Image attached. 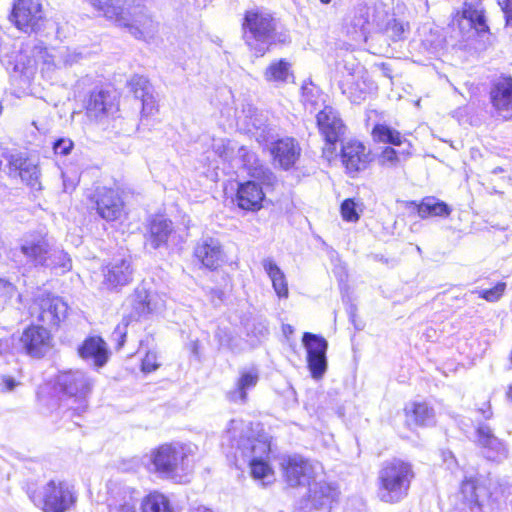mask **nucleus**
Segmentation results:
<instances>
[{
  "instance_id": "nucleus-1",
  "label": "nucleus",
  "mask_w": 512,
  "mask_h": 512,
  "mask_svg": "<svg viewBox=\"0 0 512 512\" xmlns=\"http://www.w3.org/2000/svg\"><path fill=\"white\" fill-rule=\"evenodd\" d=\"M223 439L231 447H236L240 456L248 461L250 473L254 479L261 480L264 485L273 481L274 472L267 462L270 443L266 435L258 434L256 436L250 423L243 420H231Z\"/></svg>"
},
{
  "instance_id": "nucleus-2",
  "label": "nucleus",
  "mask_w": 512,
  "mask_h": 512,
  "mask_svg": "<svg viewBox=\"0 0 512 512\" xmlns=\"http://www.w3.org/2000/svg\"><path fill=\"white\" fill-rule=\"evenodd\" d=\"M414 477L411 463L397 458L385 461L377 475L378 498L384 503H399L407 497Z\"/></svg>"
},
{
  "instance_id": "nucleus-3",
  "label": "nucleus",
  "mask_w": 512,
  "mask_h": 512,
  "mask_svg": "<svg viewBox=\"0 0 512 512\" xmlns=\"http://www.w3.org/2000/svg\"><path fill=\"white\" fill-rule=\"evenodd\" d=\"M243 39L257 57L263 56L276 42H284L285 38L276 32L275 19L260 10L247 11L243 22Z\"/></svg>"
},
{
  "instance_id": "nucleus-4",
  "label": "nucleus",
  "mask_w": 512,
  "mask_h": 512,
  "mask_svg": "<svg viewBox=\"0 0 512 512\" xmlns=\"http://www.w3.org/2000/svg\"><path fill=\"white\" fill-rule=\"evenodd\" d=\"M195 449L196 447L191 444H163L152 450L150 455L145 457L147 459L146 464L153 467H149L150 470L170 478L179 471L188 469Z\"/></svg>"
},
{
  "instance_id": "nucleus-5",
  "label": "nucleus",
  "mask_w": 512,
  "mask_h": 512,
  "mask_svg": "<svg viewBox=\"0 0 512 512\" xmlns=\"http://www.w3.org/2000/svg\"><path fill=\"white\" fill-rule=\"evenodd\" d=\"M44 512H67L77 502L74 486L63 480H50L31 496Z\"/></svg>"
},
{
  "instance_id": "nucleus-6",
  "label": "nucleus",
  "mask_w": 512,
  "mask_h": 512,
  "mask_svg": "<svg viewBox=\"0 0 512 512\" xmlns=\"http://www.w3.org/2000/svg\"><path fill=\"white\" fill-rule=\"evenodd\" d=\"M131 305L132 313L129 316H124L112 333L113 339L118 342V348L124 345L130 321L161 311L165 307V301L157 293L150 292L144 286H139L132 295Z\"/></svg>"
},
{
  "instance_id": "nucleus-7",
  "label": "nucleus",
  "mask_w": 512,
  "mask_h": 512,
  "mask_svg": "<svg viewBox=\"0 0 512 512\" xmlns=\"http://www.w3.org/2000/svg\"><path fill=\"white\" fill-rule=\"evenodd\" d=\"M56 383L59 391L77 404L71 407L76 414L80 415L87 409L94 380L86 372L78 369L60 372Z\"/></svg>"
},
{
  "instance_id": "nucleus-8",
  "label": "nucleus",
  "mask_w": 512,
  "mask_h": 512,
  "mask_svg": "<svg viewBox=\"0 0 512 512\" xmlns=\"http://www.w3.org/2000/svg\"><path fill=\"white\" fill-rule=\"evenodd\" d=\"M316 121L319 133L324 139L323 156L330 161L337 155V143L342 141L346 126L338 111L331 106H325L320 110L316 115Z\"/></svg>"
},
{
  "instance_id": "nucleus-9",
  "label": "nucleus",
  "mask_w": 512,
  "mask_h": 512,
  "mask_svg": "<svg viewBox=\"0 0 512 512\" xmlns=\"http://www.w3.org/2000/svg\"><path fill=\"white\" fill-rule=\"evenodd\" d=\"M8 18L24 33L37 32L45 20L44 0H14Z\"/></svg>"
},
{
  "instance_id": "nucleus-10",
  "label": "nucleus",
  "mask_w": 512,
  "mask_h": 512,
  "mask_svg": "<svg viewBox=\"0 0 512 512\" xmlns=\"http://www.w3.org/2000/svg\"><path fill=\"white\" fill-rule=\"evenodd\" d=\"M282 466L284 479L290 487H306L313 479L323 475V467L319 462L300 455L289 456Z\"/></svg>"
},
{
  "instance_id": "nucleus-11",
  "label": "nucleus",
  "mask_w": 512,
  "mask_h": 512,
  "mask_svg": "<svg viewBox=\"0 0 512 512\" xmlns=\"http://www.w3.org/2000/svg\"><path fill=\"white\" fill-rule=\"evenodd\" d=\"M66 303L59 297L51 294L38 295L30 307L31 316L38 322L47 326H58L65 318Z\"/></svg>"
},
{
  "instance_id": "nucleus-12",
  "label": "nucleus",
  "mask_w": 512,
  "mask_h": 512,
  "mask_svg": "<svg viewBox=\"0 0 512 512\" xmlns=\"http://www.w3.org/2000/svg\"><path fill=\"white\" fill-rule=\"evenodd\" d=\"M98 215L106 221H116L124 212V202L117 190L105 186L97 187L89 196Z\"/></svg>"
},
{
  "instance_id": "nucleus-13",
  "label": "nucleus",
  "mask_w": 512,
  "mask_h": 512,
  "mask_svg": "<svg viewBox=\"0 0 512 512\" xmlns=\"http://www.w3.org/2000/svg\"><path fill=\"white\" fill-rule=\"evenodd\" d=\"M307 351V364L314 379H320L327 370L326 352L328 342L322 336L305 332L302 337Z\"/></svg>"
},
{
  "instance_id": "nucleus-14",
  "label": "nucleus",
  "mask_w": 512,
  "mask_h": 512,
  "mask_svg": "<svg viewBox=\"0 0 512 512\" xmlns=\"http://www.w3.org/2000/svg\"><path fill=\"white\" fill-rule=\"evenodd\" d=\"M107 499L108 512H138L140 492L123 483L110 482Z\"/></svg>"
},
{
  "instance_id": "nucleus-15",
  "label": "nucleus",
  "mask_w": 512,
  "mask_h": 512,
  "mask_svg": "<svg viewBox=\"0 0 512 512\" xmlns=\"http://www.w3.org/2000/svg\"><path fill=\"white\" fill-rule=\"evenodd\" d=\"M103 281L107 289L112 290L127 285L132 280L133 267L130 255L114 257L103 267Z\"/></svg>"
},
{
  "instance_id": "nucleus-16",
  "label": "nucleus",
  "mask_w": 512,
  "mask_h": 512,
  "mask_svg": "<svg viewBox=\"0 0 512 512\" xmlns=\"http://www.w3.org/2000/svg\"><path fill=\"white\" fill-rule=\"evenodd\" d=\"M20 344L27 355L41 358L50 350L52 336L45 327L30 325L22 332Z\"/></svg>"
},
{
  "instance_id": "nucleus-17",
  "label": "nucleus",
  "mask_w": 512,
  "mask_h": 512,
  "mask_svg": "<svg viewBox=\"0 0 512 512\" xmlns=\"http://www.w3.org/2000/svg\"><path fill=\"white\" fill-rule=\"evenodd\" d=\"M127 24L121 27L128 28L129 32L137 39L149 41L157 32V23L140 7H129Z\"/></svg>"
},
{
  "instance_id": "nucleus-18",
  "label": "nucleus",
  "mask_w": 512,
  "mask_h": 512,
  "mask_svg": "<svg viewBox=\"0 0 512 512\" xmlns=\"http://www.w3.org/2000/svg\"><path fill=\"white\" fill-rule=\"evenodd\" d=\"M491 102L498 115L503 119L512 118V77L501 76L496 79L490 91Z\"/></svg>"
},
{
  "instance_id": "nucleus-19",
  "label": "nucleus",
  "mask_w": 512,
  "mask_h": 512,
  "mask_svg": "<svg viewBox=\"0 0 512 512\" xmlns=\"http://www.w3.org/2000/svg\"><path fill=\"white\" fill-rule=\"evenodd\" d=\"M307 487L308 499L316 509H330L338 500V487L333 483L326 482L322 476L313 479Z\"/></svg>"
},
{
  "instance_id": "nucleus-20",
  "label": "nucleus",
  "mask_w": 512,
  "mask_h": 512,
  "mask_svg": "<svg viewBox=\"0 0 512 512\" xmlns=\"http://www.w3.org/2000/svg\"><path fill=\"white\" fill-rule=\"evenodd\" d=\"M11 170L18 173L21 180L31 187L40 185V170L38 160L26 153L18 152L11 154L8 159Z\"/></svg>"
},
{
  "instance_id": "nucleus-21",
  "label": "nucleus",
  "mask_w": 512,
  "mask_h": 512,
  "mask_svg": "<svg viewBox=\"0 0 512 512\" xmlns=\"http://www.w3.org/2000/svg\"><path fill=\"white\" fill-rule=\"evenodd\" d=\"M341 159L349 173L359 172L368 165L369 151L360 141L350 140L342 146Z\"/></svg>"
},
{
  "instance_id": "nucleus-22",
  "label": "nucleus",
  "mask_w": 512,
  "mask_h": 512,
  "mask_svg": "<svg viewBox=\"0 0 512 512\" xmlns=\"http://www.w3.org/2000/svg\"><path fill=\"white\" fill-rule=\"evenodd\" d=\"M259 378L260 373L256 367L241 369L234 388L227 392V399L232 403L245 404L248 392L256 387Z\"/></svg>"
},
{
  "instance_id": "nucleus-23",
  "label": "nucleus",
  "mask_w": 512,
  "mask_h": 512,
  "mask_svg": "<svg viewBox=\"0 0 512 512\" xmlns=\"http://www.w3.org/2000/svg\"><path fill=\"white\" fill-rule=\"evenodd\" d=\"M455 20L462 31L474 29L479 33L488 29L484 10L479 1L476 3L465 2L462 11L457 13Z\"/></svg>"
},
{
  "instance_id": "nucleus-24",
  "label": "nucleus",
  "mask_w": 512,
  "mask_h": 512,
  "mask_svg": "<svg viewBox=\"0 0 512 512\" xmlns=\"http://www.w3.org/2000/svg\"><path fill=\"white\" fill-rule=\"evenodd\" d=\"M195 257L208 269H216L222 259L223 251L218 239L206 237L199 240L194 250Z\"/></svg>"
},
{
  "instance_id": "nucleus-25",
  "label": "nucleus",
  "mask_w": 512,
  "mask_h": 512,
  "mask_svg": "<svg viewBox=\"0 0 512 512\" xmlns=\"http://www.w3.org/2000/svg\"><path fill=\"white\" fill-rule=\"evenodd\" d=\"M342 94L352 103H361L367 94L374 88L372 82L367 81L362 75L347 74L339 83Z\"/></svg>"
},
{
  "instance_id": "nucleus-26",
  "label": "nucleus",
  "mask_w": 512,
  "mask_h": 512,
  "mask_svg": "<svg viewBox=\"0 0 512 512\" xmlns=\"http://www.w3.org/2000/svg\"><path fill=\"white\" fill-rule=\"evenodd\" d=\"M173 223L163 215L152 216L147 223V242L153 249L166 245L173 232Z\"/></svg>"
},
{
  "instance_id": "nucleus-27",
  "label": "nucleus",
  "mask_w": 512,
  "mask_h": 512,
  "mask_svg": "<svg viewBox=\"0 0 512 512\" xmlns=\"http://www.w3.org/2000/svg\"><path fill=\"white\" fill-rule=\"evenodd\" d=\"M264 192L260 184L247 181L238 186L236 202L239 208L247 211H258L262 207Z\"/></svg>"
},
{
  "instance_id": "nucleus-28",
  "label": "nucleus",
  "mask_w": 512,
  "mask_h": 512,
  "mask_svg": "<svg viewBox=\"0 0 512 512\" xmlns=\"http://www.w3.org/2000/svg\"><path fill=\"white\" fill-rule=\"evenodd\" d=\"M52 245L53 243L49 239L38 236L25 239L21 245V252L34 266L44 267Z\"/></svg>"
},
{
  "instance_id": "nucleus-29",
  "label": "nucleus",
  "mask_w": 512,
  "mask_h": 512,
  "mask_svg": "<svg viewBox=\"0 0 512 512\" xmlns=\"http://www.w3.org/2000/svg\"><path fill=\"white\" fill-rule=\"evenodd\" d=\"M91 6L100 15L114 22L116 25L127 24L129 7L126 0H89Z\"/></svg>"
},
{
  "instance_id": "nucleus-30",
  "label": "nucleus",
  "mask_w": 512,
  "mask_h": 512,
  "mask_svg": "<svg viewBox=\"0 0 512 512\" xmlns=\"http://www.w3.org/2000/svg\"><path fill=\"white\" fill-rule=\"evenodd\" d=\"M129 86L135 98L141 101L142 114L145 116L152 115L156 110V101L153 95V87L144 76L134 75Z\"/></svg>"
},
{
  "instance_id": "nucleus-31",
  "label": "nucleus",
  "mask_w": 512,
  "mask_h": 512,
  "mask_svg": "<svg viewBox=\"0 0 512 512\" xmlns=\"http://www.w3.org/2000/svg\"><path fill=\"white\" fill-rule=\"evenodd\" d=\"M79 356L85 361H91L94 366L102 367L108 360V350L105 341L98 336L87 338L78 348Z\"/></svg>"
},
{
  "instance_id": "nucleus-32",
  "label": "nucleus",
  "mask_w": 512,
  "mask_h": 512,
  "mask_svg": "<svg viewBox=\"0 0 512 512\" xmlns=\"http://www.w3.org/2000/svg\"><path fill=\"white\" fill-rule=\"evenodd\" d=\"M115 109V99L109 92L104 90L91 92L86 105L87 115L90 118L101 119L112 113Z\"/></svg>"
},
{
  "instance_id": "nucleus-33",
  "label": "nucleus",
  "mask_w": 512,
  "mask_h": 512,
  "mask_svg": "<svg viewBox=\"0 0 512 512\" xmlns=\"http://www.w3.org/2000/svg\"><path fill=\"white\" fill-rule=\"evenodd\" d=\"M300 147L293 138H284L275 142L272 148L274 160L277 161L283 169L291 168L300 156Z\"/></svg>"
},
{
  "instance_id": "nucleus-34",
  "label": "nucleus",
  "mask_w": 512,
  "mask_h": 512,
  "mask_svg": "<svg viewBox=\"0 0 512 512\" xmlns=\"http://www.w3.org/2000/svg\"><path fill=\"white\" fill-rule=\"evenodd\" d=\"M263 77L266 82L279 87L292 81L294 78L291 64L285 59L272 61L264 70Z\"/></svg>"
},
{
  "instance_id": "nucleus-35",
  "label": "nucleus",
  "mask_w": 512,
  "mask_h": 512,
  "mask_svg": "<svg viewBox=\"0 0 512 512\" xmlns=\"http://www.w3.org/2000/svg\"><path fill=\"white\" fill-rule=\"evenodd\" d=\"M262 266L264 271L269 276L273 289L278 297L280 298H287L289 291H288V284L285 277L284 272L278 267V265L275 263V261L270 258H264L262 260Z\"/></svg>"
},
{
  "instance_id": "nucleus-36",
  "label": "nucleus",
  "mask_w": 512,
  "mask_h": 512,
  "mask_svg": "<svg viewBox=\"0 0 512 512\" xmlns=\"http://www.w3.org/2000/svg\"><path fill=\"white\" fill-rule=\"evenodd\" d=\"M479 487L474 477H465L461 484V494L464 498L463 512H482V505L478 499Z\"/></svg>"
},
{
  "instance_id": "nucleus-37",
  "label": "nucleus",
  "mask_w": 512,
  "mask_h": 512,
  "mask_svg": "<svg viewBox=\"0 0 512 512\" xmlns=\"http://www.w3.org/2000/svg\"><path fill=\"white\" fill-rule=\"evenodd\" d=\"M478 443L483 448L493 452L496 456H506V447L504 443L497 438L491 428L486 424H480L477 428Z\"/></svg>"
},
{
  "instance_id": "nucleus-38",
  "label": "nucleus",
  "mask_w": 512,
  "mask_h": 512,
  "mask_svg": "<svg viewBox=\"0 0 512 512\" xmlns=\"http://www.w3.org/2000/svg\"><path fill=\"white\" fill-rule=\"evenodd\" d=\"M406 414L409 420H413L416 425L429 426L435 422V413L433 408L426 402H414L406 407Z\"/></svg>"
},
{
  "instance_id": "nucleus-39",
  "label": "nucleus",
  "mask_w": 512,
  "mask_h": 512,
  "mask_svg": "<svg viewBox=\"0 0 512 512\" xmlns=\"http://www.w3.org/2000/svg\"><path fill=\"white\" fill-rule=\"evenodd\" d=\"M142 512H172L169 499L157 491L151 492L142 499L140 498Z\"/></svg>"
},
{
  "instance_id": "nucleus-40",
  "label": "nucleus",
  "mask_w": 512,
  "mask_h": 512,
  "mask_svg": "<svg viewBox=\"0 0 512 512\" xmlns=\"http://www.w3.org/2000/svg\"><path fill=\"white\" fill-rule=\"evenodd\" d=\"M450 212V208L446 203L438 201L435 198H425L418 205V215L421 218H427L430 216L446 217Z\"/></svg>"
},
{
  "instance_id": "nucleus-41",
  "label": "nucleus",
  "mask_w": 512,
  "mask_h": 512,
  "mask_svg": "<svg viewBox=\"0 0 512 512\" xmlns=\"http://www.w3.org/2000/svg\"><path fill=\"white\" fill-rule=\"evenodd\" d=\"M372 135L373 139L377 142L389 143L396 146L402 144L400 132L385 124H377L373 128Z\"/></svg>"
},
{
  "instance_id": "nucleus-42",
  "label": "nucleus",
  "mask_w": 512,
  "mask_h": 512,
  "mask_svg": "<svg viewBox=\"0 0 512 512\" xmlns=\"http://www.w3.org/2000/svg\"><path fill=\"white\" fill-rule=\"evenodd\" d=\"M47 262L44 267L47 268H62L64 271L71 269V259L63 249L52 245L51 251L47 257Z\"/></svg>"
},
{
  "instance_id": "nucleus-43",
  "label": "nucleus",
  "mask_w": 512,
  "mask_h": 512,
  "mask_svg": "<svg viewBox=\"0 0 512 512\" xmlns=\"http://www.w3.org/2000/svg\"><path fill=\"white\" fill-rule=\"evenodd\" d=\"M363 204L355 199H345L340 207L341 216L345 221L356 222L359 220L360 212H362Z\"/></svg>"
},
{
  "instance_id": "nucleus-44",
  "label": "nucleus",
  "mask_w": 512,
  "mask_h": 512,
  "mask_svg": "<svg viewBox=\"0 0 512 512\" xmlns=\"http://www.w3.org/2000/svg\"><path fill=\"white\" fill-rule=\"evenodd\" d=\"M238 157L242 160L243 165L253 171L252 174L256 175L260 172V165L255 153L251 152L244 146L238 148Z\"/></svg>"
},
{
  "instance_id": "nucleus-45",
  "label": "nucleus",
  "mask_w": 512,
  "mask_h": 512,
  "mask_svg": "<svg viewBox=\"0 0 512 512\" xmlns=\"http://www.w3.org/2000/svg\"><path fill=\"white\" fill-rule=\"evenodd\" d=\"M320 97L319 89L316 86L312 84L302 86V101L304 105H311L312 108H316Z\"/></svg>"
},
{
  "instance_id": "nucleus-46",
  "label": "nucleus",
  "mask_w": 512,
  "mask_h": 512,
  "mask_svg": "<svg viewBox=\"0 0 512 512\" xmlns=\"http://www.w3.org/2000/svg\"><path fill=\"white\" fill-rule=\"evenodd\" d=\"M82 58L83 55L81 52L65 48L59 52L58 63L62 64L63 66H71L75 63H78Z\"/></svg>"
},
{
  "instance_id": "nucleus-47",
  "label": "nucleus",
  "mask_w": 512,
  "mask_h": 512,
  "mask_svg": "<svg viewBox=\"0 0 512 512\" xmlns=\"http://www.w3.org/2000/svg\"><path fill=\"white\" fill-rule=\"evenodd\" d=\"M379 162L383 166H388V167L396 166L399 163V158L397 156L396 150L391 147H386L382 151V153L379 157Z\"/></svg>"
},
{
  "instance_id": "nucleus-48",
  "label": "nucleus",
  "mask_w": 512,
  "mask_h": 512,
  "mask_svg": "<svg viewBox=\"0 0 512 512\" xmlns=\"http://www.w3.org/2000/svg\"><path fill=\"white\" fill-rule=\"evenodd\" d=\"M213 148L215 152L223 159H228L234 150V147H232V142L224 139L215 141Z\"/></svg>"
},
{
  "instance_id": "nucleus-49",
  "label": "nucleus",
  "mask_w": 512,
  "mask_h": 512,
  "mask_svg": "<svg viewBox=\"0 0 512 512\" xmlns=\"http://www.w3.org/2000/svg\"><path fill=\"white\" fill-rule=\"evenodd\" d=\"M74 143L69 138H59L53 144L55 154L66 156L70 154L73 149Z\"/></svg>"
},
{
  "instance_id": "nucleus-50",
  "label": "nucleus",
  "mask_w": 512,
  "mask_h": 512,
  "mask_svg": "<svg viewBox=\"0 0 512 512\" xmlns=\"http://www.w3.org/2000/svg\"><path fill=\"white\" fill-rule=\"evenodd\" d=\"M387 32L394 40H398L405 32V25L397 19H392L387 24Z\"/></svg>"
},
{
  "instance_id": "nucleus-51",
  "label": "nucleus",
  "mask_w": 512,
  "mask_h": 512,
  "mask_svg": "<svg viewBox=\"0 0 512 512\" xmlns=\"http://www.w3.org/2000/svg\"><path fill=\"white\" fill-rule=\"evenodd\" d=\"M157 360L158 358L155 352H147L142 360V371L146 373L155 371L159 367Z\"/></svg>"
},
{
  "instance_id": "nucleus-52",
  "label": "nucleus",
  "mask_w": 512,
  "mask_h": 512,
  "mask_svg": "<svg viewBox=\"0 0 512 512\" xmlns=\"http://www.w3.org/2000/svg\"><path fill=\"white\" fill-rule=\"evenodd\" d=\"M505 287V283H498L494 288L484 290L482 297L491 302L496 301L503 294Z\"/></svg>"
},
{
  "instance_id": "nucleus-53",
  "label": "nucleus",
  "mask_w": 512,
  "mask_h": 512,
  "mask_svg": "<svg viewBox=\"0 0 512 512\" xmlns=\"http://www.w3.org/2000/svg\"><path fill=\"white\" fill-rule=\"evenodd\" d=\"M20 385V382H18L14 377L9 375H2L0 377V391L5 392H12L16 387Z\"/></svg>"
},
{
  "instance_id": "nucleus-54",
  "label": "nucleus",
  "mask_w": 512,
  "mask_h": 512,
  "mask_svg": "<svg viewBox=\"0 0 512 512\" xmlns=\"http://www.w3.org/2000/svg\"><path fill=\"white\" fill-rule=\"evenodd\" d=\"M498 3L504 13L506 24L512 27V0H499Z\"/></svg>"
},
{
  "instance_id": "nucleus-55",
  "label": "nucleus",
  "mask_w": 512,
  "mask_h": 512,
  "mask_svg": "<svg viewBox=\"0 0 512 512\" xmlns=\"http://www.w3.org/2000/svg\"><path fill=\"white\" fill-rule=\"evenodd\" d=\"M215 338L221 347H227L230 344L231 336L226 329L218 328L215 332Z\"/></svg>"
},
{
  "instance_id": "nucleus-56",
  "label": "nucleus",
  "mask_w": 512,
  "mask_h": 512,
  "mask_svg": "<svg viewBox=\"0 0 512 512\" xmlns=\"http://www.w3.org/2000/svg\"><path fill=\"white\" fill-rule=\"evenodd\" d=\"M480 411L485 419H490L493 415L489 405L486 409H480Z\"/></svg>"
},
{
  "instance_id": "nucleus-57",
  "label": "nucleus",
  "mask_w": 512,
  "mask_h": 512,
  "mask_svg": "<svg viewBox=\"0 0 512 512\" xmlns=\"http://www.w3.org/2000/svg\"><path fill=\"white\" fill-rule=\"evenodd\" d=\"M191 512H213V511L204 506H198V507L193 508Z\"/></svg>"
},
{
  "instance_id": "nucleus-58",
  "label": "nucleus",
  "mask_w": 512,
  "mask_h": 512,
  "mask_svg": "<svg viewBox=\"0 0 512 512\" xmlns=\"http://www.w3.org/2000/svg\"><path fill=\"white\" fill-rule=\"evenodd\" d=\"M504 171H505V170H504L502 167L498 166V167H495V168L491 171V173H492V174H498V173H502V172H504Z\"/></svg>"
},
{
  "instance_id": "nucleus-59",
  "label": "nucleus",
  "mask_w": 512,
  "mask_h": 512,
  "mask_svg": "<svg viewBox=\"0 0 512 512\" xmlns=\"http://www.w3.org/2000/svg\"><path fill=\"white\" fill-rule=\"evenodd\" d=\"M443 456H444V460L447 461V456L451 459V460H455L453 454L451 452H448V453H443Z\"/></svg>"
},
{
  "instance_id": "nucleus-60",
  "label": "nucleus",
  "mask_w": 512,
  "mask_h": 512,
  "mask_svg": "<svg viewBox=\"0 0 512 512\" xmlns=\"http://www.w3.org/2000/svg\"><path fill=\"white\" fill-rule=\"evenodd\" d=\"M508 397L512 399V386L510 387L508 391Z\"/></svg>"
},
{
  "instance_id": "nucleus-61",
  "label": "nucleus",
  "mask_w": 512,
  "mask_h": 512,
  "mask_svg": "<svg viewBox=\"0 0 512 512\" xmlns=\"http://www.w3.org/2000/svg\"><path fill=\"white\" fill-rule=\"evenodd\" d=\"M323 4H328L331 2V0H320Z\"/></svg>"
},
{
  "instance_id": "nucleus-62",
  "label": "nucleus",
  "mask_w": 512,
  "mask_h": 512,
  "mask_svg": "<svg viewBox=\"0 0 512 512\" xmlns=\"http://www.w3.org/2000/svg\"><path fill=\"white\" fill-rule=\"evenodd\" d=\"M287 332H292V327L288 326Z\"/></svg>"
},
{
  "instance_id": "nucleus-63",
  "label": "nucleus",
  "mask_w": 512,
  "mask_h": 512,
  "mask_svg": "<svg viewBox=\"0 0 512 512\" xmlns=\"http://www.w3.org/2000/svg\"><path fill=\"white\" fill-rule=\"evenodd\" d=\"M287 332H292V327L288 326Z\"/></svg>"
},
{
  "instance_id": "nucleus-64",
  "label": "nucleus",
  "mask_w": 512,
  "mask_h": 512,
  "mask_svg": "<svg viewBox=\"0 0 512 512\" xmlns=\"http://www.w3.org/2000/svg\"><path fill=\"white\" fill-rule=\"evenodd\" d=\"M64 188H65V190H67V188H68L65 181H64Z\"/></svg>"
}]
</instances>
